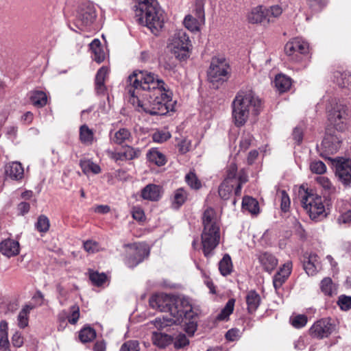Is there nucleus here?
<instances>
[{"label": "nucleus", "instance_id": "obj_1", "mask_svg": "<svg viewBox=\"0 0 351 351\" xmlns=\"http://www.w3.org/2000/svg\"><path fill=\"white\" fill-rule=\"evenodd\" d=\"M125 91L133 106L141 108L151 115H165L171 107L165 82L153 73L134 71L128 77Z\"/></svg>", "mask_w": 351, "mask_h": 351}, {"label": "nucleus", "instance_id": "obj_2", "mask_svg": "<svg viewBox=\"0 0 351 351\" xmlns=\"http://www.w3.org/2000/svg\"><path fill=\"white\" fill-rule=\"evenodd\" d=\"M149 305L161 312H169L173 317L175 324L180 322L183 315L191 317L193 315L192 304L187 298H174L173 296L160 293L152 295L149 299Z\"/></svg>", "mask_w": 351, "mask_h": 351}, {"label": "nucleus", "instance_id": "obj_3", "mask_svg": "<svg viewBox=\"0 0 351 351\" xmlns=\"http://www.w3.org/2000/svg\"><path fill=\"white\" fill-rule=\"evenodd\" d=\"M203 230L201 234L202 250L204 256L210 258L219 243L220 232L219 220L215 210L208 207L202 215Z\"/></svg>", "mask_w": 351, "mask_h": 351}, {"label": "nucleus", "instance_id": "obj_4", "mask_svg": "<svg viewBox=\"0 0 351 351\" xmlns=\"http://www.w3.org/2000/svg\"><path fill=\"white\" fill-rule=\"evenodd\" d=\"M136 16L138 23L156 34L162 27L164 20L156 0H138Z\"/></svg>", "mask_w": 351, "mask_h": 351}, {"label": "nucleus", "instance_id": "obj_5", "mask_svg": "<svg viewBox=\"0 0 351 351\" xmlns=\"http://www.w3.org/2000/svg\"><path fill=\"white\" fill-rule=\"evenodd\" d=\"M167 47L178 60H185L189 57L191 42L186 33L179 29L169 38Z\"/></svg>", "mask_w": 351, "mask_h": 351}, {"label": "nucleus", "instance_id": "obj_6", "mask_svg": "<svg viewBox=\"0 0 351 351\" xmlns=\"http://www.w3.org/2000/svg\"><path fill=\"white\" fill-rule=\"evenodd\" d=\"M301 203L312 219L319 221L326 216L322 197L312 191L304 192Z\"/></svg>", "mask_w": 351, "mask_h": 351}, {"label": "nucleus", "instance_id": "obj_7", "mask_svg": "<svg viewBox=\"0 0 351 351\" xmlns=\"http://www.w3.org/2000/svg\"><path fill=\"white\" fill-rule=\"evenodd\" d=\"M229 64L225 58L217 57L212 58L208 71V78L214 87L218 88L219 84L226 82L229 77Z\"/></svg>", "mask_w": 351, "mask_h": 351}, {"label": "nucleus", "instance_id": "obj_8", "mask_svg": "<svg viewBox=\"0 0 351 351\" xmlns=\"http://www.w3.org/2000/svg\"><path fill=\"white\" fill-rule=\"evenodd\" d=\"M232 102L241 104L242 110H248L253 117L257 116L261 110V100L251 90H240Z\"/></svg>", "mask_w": 351, "mask_h": 351}, {"label": "nucleus", "instance_id": "obj_9", "mask_svg": "<svg viewBox=\"0 0 351 351\" xmlns=\"http://www.w3.org/2000/svg\"><path fill=\"white\" fill-rule=\"evenodd\" d=\"M328 120L337 131H343L346 128L348 118V107L341 102H334L328 110Z\"/></svg>", "mask_w": 351, "mask_h": 351}, {"label": "nucleus", "instance_id": "obj_10", "mask_svg": "<svg viewBox=\"0 0 351 351\" xmlns=\"http://www.w3.org/2000/svg\"><path fill=\"white\" fill-rule=\"evenodd\" d=\"M308 51V44L300 38H295L285 46V53L290 57L291 60L295 62L300 61L302 55L307 53Z\"/></svg>", "mask_w": 351, "mask_h": 351}, {"label": "nucleus", "instance_id": "obj_11", "mask_svg": "<svg viewBox=\"0 0 351 351\" xmlns=\"http://www.w3.org/2000/svg\"><path fill=\"white\" fill-rule=\"evenodd\" d=\"M339 132L328 129L321 144V148L326 154H334L337 152L341 146V137Z\"/></svg>", "mask_w": 351, "mask_h": 351}, {"label": "nucleus", "instance_id": "obj_12", "mask_svg": "<svg viewBox=\"0 0 351 351\" xmlns=\"http://www.w3.org/2000/svg\"><path fill=\"white\" fill-rule=\"evenodd\" d=\"M335 167V174L339 180L344 185L351 184V160L346 158H339L334 160Z\"/></svg>", "mask_w": 351, "mask_h": 351}, {"label": "nucleus", "instance_id": "obj_13", "mask_svg": "<svg viewBox=\"0 0 351 351\" xmlns=\"http://www.w3.org/2000/svg\"><path fill=\"white\" fill-rule=\"evenodd\" d=\"M148 255L149 250L145 245L134 244L130 246L129 257L127 258L126 264L130 267H135Z\"/></svg>", "mask_w": 351, "mask_h": 351}, {"label": "nucleus", "instance_id": "obj_14", "mask_svg": "<svg viewBox=\"0 0 351 351\" xmlns=\"http://www.w3.org/2000/svg\"><path fill=\"white\" fill-rule=\"evenodd\" d=\"M333 330V326L327 319L316 322L310 328L309 332L313 337L323 339L328 337Z\"/></svg>", "mask_w": 351, "mask_h": 351}, {"label": "nucleus", "instance_id": "obj_15", "mask_svg": "<svg viewBox=\"0 0 351 351\" xmlns=\"http://www.w3.org/2000/svg\"><path fill=\"white\" fill-rule=\"evenodd\" d=\"M266 8L263 6H257L252 9L247 15V20L250 23H262L264 25L273 23V19L267 17Z\"/></svg>", "mask_w": 351, "mask_h": 351}, {"label": "nucleus", "instance_id": "obj_16", "mask_svg": "<svg viewBox=\"0 0 351 351\" xmlns=\"http://www.w3.org/2000/svg\"><path fill=\"white\" fill-rule=\"evenodd\" d=\"M195 12L197 19L189 14L185 16L184 20V27L191 32L199 31V26L204 23V10L199 7L196 9Z\"/></svg>", "mask_w": 351, "mask_h": 351}, {"label": "nucleus", "instance_id": "obj_17", "mask_svg": "<svg viewBox=\"0 0 351 351\" xmlns=\"http://www.w3.org/2000/svg\"><path fill=\"white\" fill-rule=\"evenodd\" d=\"M292 271V263L286 262L273 277V285L277 291L286 282Z\"/></svg>", "mask_w": 351, "mask_h": 351}, {"label": "nucleus", "instance_id": "obj_18", "mask_svg": "<svg viewBox=\"0 0 351 351\" xmlns=\"http://www.w3.org/2000/svg\"><path fill=\"white\" fill-rule=\"evenodd\" d=\"M241 104H232V114L234 123L237 127H241L245 124L249 118L252 116L248 110H242Z\"/></svg>", "mask_w": 351, "mask_h": 351}, {"label": "nucleus", "instance_id": "obj_19", "mask_svg": "<svg viewBox=\"0 0 351 351\" xmlns=\"http://www.w3.org/2000/svg\"><path fill=\"white\" fill-rule=\"evenodd\" d=\"M130 131L125 128H120L117 131H110V141L112 143L121 145L125 143L130 142L132 140Z\"/></svg>", "mask_w": 351, "mask_h": 351}, {"label": "nucleus", "instance_id": "obj_20", "mask_svg": "<svg viewBox=\"0 0 351 351\" xmlns=\"http://www.w3.org/2000/svg\"><path fill=\"white\" fill-rule=\"evenodd\" d=\"M162 193L161 187L154 184H149L141 190V196L143 199L158 201Z\"/></svg>", "mask_w": 351, "mask_h": 351}, {"label": "nucleus", "instance_id": "obj_21", "mask_svg": "<svg viewBox=\"0 0 351 351\" xmlns=\"http://www.w3.org/2000/svg\"><path fill=\"white\" fill-rule=\"evenodd\" d=\"M1 254L8 258L16 256L19 253V243L12 239H6L0 243Z\"/></svg>", "mask_w": 351, "mask_h": 351}, {"label": "nucleus", "instance_id": "obj_22", "mask_svg": "<svg viewBox=\"0 0 351 351\" xmlns=\"http://www.w3.org/2000/svg\"><path fill=\"white\" fill-rule=\"evenodd\" d=\"M5 172L8 177L15 180H21L24 176L23 167L19 162H12L6 165Z\"/></svg>", "mask_w": 351, "mask_h": 351}, {"label": "nucleus", "instance_id": "obj_23", "mask_svg": "<svg viewBox=\"0 0 351 351\" xmlns=\"http://www.w3.org/2000/svg\"><path fill=\"white\" fill-rule=\"evenodd\" d=\"M258 261L263 269L267 272H271L278 265V260L271 254L264 252L258 256Z\"/></svg>", "mask_w": 351, "mask_h": 351}, {"label": "nucleus", "instance_id": "obj_24", "mask_svg": "<svg viewBox=\"0 0 351 351\" xmlns=\"http://www.w3.org/2000/svg\"><path fill=\"white\" fill-rule=\"evenodd\" d=\"M247 309L249 313H254L261 302L260 295L254 290H250L245 296Z\"/></svg>", "mask_w": 351, "mask_h": 351}, {"label": "nucleus", "instance_id": "obj_25", "mask_svg": "<svg viewBox=\"0 0 351 351\" xmlns=\"http://www.w3.org/2000/svg\"><path fill=\"white\" fill-rule=\"evenodd\" d=\"M307 261L304 263V267L308 275L313 276L320 268L319 257L314 253H311Z\"/></svg>", "mask_w": 351, "mask_h": 351}, {"label": "nucleus", "instance_id": "obj_26", "mask_svg": "<svg viewBox=\"0 0 351 351\" xmlns=\"http://www.w3.org/2000/svg\"><path fill=\"white\" fill-rule=\"evenodd\" d=\"M90 49L93 53V59L97 63L102 62L105 59V53L98 39L93 40L90 44Z\"/></svg>", "mask_w": 351, "mask_h": 351}, {"label": "nucleus", "instance_id": "obj_27", "mask_svg": "<svg viewBox=\"0 0 351 351\" xmlns=\"http://www.w3.org/2000/svg\"><path fill=\"white\" fill-rule=\"evenodd\" d=\"M8 326L5 321L0 322V350L3 351L9 350L10 342L8 335Z\"/></svg>", "mask_w": 351, "mask_h": 351}, {"label": "nucleus", "instance_id": "obj_28", "mask_svg": "<svg viewBox=\"0 0 351 351\" xmlns=\"http://www.w3.org/2000/svg\"><path fill=\"white\" fill-rule=\"evenodd\" d=\"M34 307L33 305L26 304L20 311L17 317L18 326L19 328H25L28 326L29 315Z\"/></svg>", "mask_w": 351, "mask_h": 351}, {"label": "nucleus", "instance_id": "obj_29", "mask_svg": "<svg viewBox=\"0 0 351 351\" xmlns=\"http://www.w3.org/2000/svg\"><path fill=\"white\" fill-rule=\"evenodd\" d=\"M152 339L154 345L161 348H165L172 341L171 336L167 334L156 332H153Z\"/></svg>", "mask_w": 351, "mask_h": 351}, {"label": "nucleus", "instance_id": "obj_30", "mask_svg": "<svg viewBox=\"0 0 351 351\" xmlns=\"http://www.w3.org/2000/svg\"><path fill=\"white\" fill-rule=\"evenodd\" d=\"M322 292L328 296L337 294V286L329 277L324 278L320 282Z\"/></svg>", "mask_w": 351, "mask_h": 351}, {"label": "nucleus", "instance_id": "obj_31", "mask_svg": "<svg viewBox=\"0 0 351 351\" xmlns=\"http://www.w3.org/2000/svg\"><path fill=\"white\" fill-rule=\"evenodd\" d=\"M196 317L197 314L194 311L193 315L191 317H186L183 315L182 320L180 322L177 323L176 324L184 323L186 332L189 335H193L197 330Z\"/></svg>", "mask_w": 351, "mask_h": 351}, {"label": "nucleus", "instance_id": "obj_32", "mask_svg": "<svg viewBox=\"0 0 351 351\" xmlns=\"http://www.w3.org/2000/svg\"><path fill=\"white\" fill-rule=\"evenodd\" d=\"M79 17L86 25L93 23L96 18L95 8L93 6H88L85 10H82Z\"/></svg>", "mask_w": 351, "mask_h": 351}, {"label": "nucleus", "instance_id": "obj_33", "mask_svg": "<svg viewBox=\"0 0 351 351\" xmlns=\"http://www.w3.org/2000/svg\"><path fill=\"white\" fill-rule=\"evenodd\" d=\"M188 193L186 189L181 187L176 189L173 195L172 204L176 208L180 207L187 199Z\"/></svg>", "mask_w": 351, "mask_h": 351}, {"label": "nucleus", "instance_id": "obj_34", "mask_svg": "<svg viewBox=\"0 0 351 351\" xmlns=\"http://www.w3.org/2000/svg\"><path fill=\"white\" fill-rule=\"evenodd\" d=\"M274 82L276 88L280 93H284L288 90L291 85V79L287 76L282 74L276 75Z\"/></svg>", "mask_w": 351, "mask_h": 351}, {"label": "nucleus", "instance_id": "obj_35", "mask_svg": "<svg viewBox=\"0 0 351 351\" xmlns=\"http://www.w3.org/2000/svg\"><path fill=\"white\" fill-rule=\"evenodd\" d=\"M29 99L34 106L40 108L46 105L47 97L44 92L36 90L30 93Z\"/></svg>", "mask_w": 351, "mask_h": 351}, {"label": "nucleus", "instance_id": "obj_36", "mask_svg": "<svg viewBox=\"0 0 351 351\" xmlns=\"http://www.w3.org/2000/svg\"><path fill=\"white\" fill-rule=\"evenodd\" d=\"M147 157L149 162L154 163L157 166H162L166 163L165 156L155 149L149 150Z\"/></svg>", "mask_w": 351, "mask_h": 351}, {"label": "nucleus", "instance_id": "obj_37", "mask_svg": "<svg viewBox=\"0 0 351 351\" xmlns=\"http://www.w3.org/2000/svg\"><path fill=\"white\" fill-rule=\"evenodd\" d=\"M79 339L83 343L92 341L96 337L95 329L90 326H85L79 332Z\"/></svg>", "mask_w": 351, "mask_h": 351}, {"label": "nucleus", "instance_id": "obj_38", "mask_svg": "<svg viewBox=\"0 0 351 351\" xmlns=\"http://www.w3.org/2000/svg\"><path fill=\"white\" fill-rule=\"evenodd\" d=\"M219 269L223 276L229 275L232 271L231 258L228 254H225L219 263Z\"/></svg>", "mask_w": 351, "mask_h": 351}, {"label": "nucleus", "instance_id": "obj_39", "mask_svg": "<svg viewBox=\"0 0 351 351\" xmlns=\"http://www.w3.org/2000/svg\"><path fill=\"white\" fill-rule=\"evenodd\" d=\"M242 207L252 214H257L259 211L258 202L249 196L244 197L242 201Z\"/></svg>", "mask_w": 351, "mask_h": 351}, {"label": "nucleus", "instance_id": "obj_40", "mask_svg": "<svg viewBox=\"0 0 351 351\" xmlns=\"http://www.w3.org/2000/svg\"><path fill=\"white\" fill-rule=\"evenodd\" d=\"M80 165L82 171L86 174L90 172L94 174H97L101 172L100 167L90 160H80Z\"/></svg>", "mask_w": 351, "mask_h": 351}, {"label": "nucleus", "instance_id": "obj_41", "mask_svg": "<svg viewBox=\"0 0 351 351\" xmlns=\"http://www.w3.org/2000/svg\"><path fill=\"white\" fill-rule=\"evenodd\" d=\"M94 134L86 125H83L80 128V139L84 144L91 145L93 142Z\"/></svg>", "mask_w": 351, "mask_h": 351}, {"label": "nucleus", "instance_id": "obj_42", "mask_svg": "<svg viewBox=\"0 0 351 351\" xmlns=\"http://www.w3.org/2000/svg\"><path fill=\"white\" fill-rule=\"evenodd\" d=\"M235 300L234 299L229 300L224 308L217 315V319L219 321L226 320L230 314L233 312Z\"/></svg>", "mask_w": 351, "mask_h": 351}, {"label": "nucleus", "instance_id": "obj_43", "mask_svg": "<svg viewBox=\"0 0 351 351\" xmlns=\"http://www.w3.org/2000/svg\"><path fill=\"white\" fill-rule=\"evenodd\" d=\"M235 185L236 184L234 183L223 181L219 186L218 193L219 196L223 199H228L230 197L232 189Z\"/></svg>", "mask_w": 351, "mask_h": 351}, {"label": "nucleus", "instance_id": "obj_44", "mask_svg": "<svg viewBox=\"0 0 351 351\" xmlns=\"http://www.w3.org/2000/svg\"><path fill=\"white\" fill-rule=\"evenodd\" d=\"M185 182L192 189L198 190L202 187V183L193 171H190L185 176Z\"/></svg>", "mask_w": 351, "mask_h": 351}, {"label": "nucleus", "instance_id": "obj_45", "mask_svg": "<svg viewBox=\"0 0 351 351\" xmlns=\"http://www.w3.org/2000/svg\"><path fill=\"white\" fill-rule=\"evenodd\" d=\"M89 278L92 283L97 287L102 285L106 280L107 276L104 273H99L93 270H89Z\"/></svg>", "mask_w": 351, "mask_h": 351}, {"label": "nucleus", "instance_id": "obj_46", "mask_svg": "<svg viewBox=\"0 0 351 351\" xmlns=\"http://www.w3.org/2000/svg\"><path fill=\"white\" fill-rule=\"evenodd\" d=\"M125 160H131L138 158L141 154V149L127 145L123 151Z\"/></svg>", "mask_w": 351, "mask_h": 351}, {"label": "nucleus", "instance_id": "obj_47", "mask_svg": "<svg viewBox=\"0 0 351 351\" xmlns=\"http://www.w3.org/2000/svg\"><path fill=\"white\" fill-rule=\"evenodd\" d=\"M237 166L234 163H231L227 168L226 176L223 181L226 182L237 183Z\"/></svg>", "mask_w": 351, "mask_h": 351}, {"label": "nucleus", "instance_id": "obj_48", "mask_svg": "<svg viewBox=\"0 0 351 351\" xmlns=\"http://www.w3.org/2000/svg\"><path fill=\"white\" fill-rule=\"evenodd\" d=\"M335 77L340 87H346L351 84V75L347 72H337Z\"/></svg>", "mask_w": 351, "mask_h": 351}, {"label": "nucleus", "instance_id": "obj_49", "mask_svg": "<svg viewBox=\"0 0 351 351\" xmlns=\"http://www.w3.org/2000/svg\"><path fill=\"white\" fill-rule=\"evenodd\" d=\"M36 230L40 232H47L50 226L49 219L45 215L38 217L37 222L35 224Z\"/></svg>", "mask_w": 351, "mask_h": 351}, {"label": "nucleus", "instance_id": "obj_50", "mask_svg": "<svg viewBox=\"0 0 351 351\" xmlns=\"http://www.w3.org/2000/svg\"><path fill=\"white\" fill-rule=\"evenodd\" d=\"M173 321V317H157L154 320L152 321L151 323L154 325V326L158 329L163 328L166 326H171L172 324H175Z\"/></svg>", "mask_w": 351, "mask_h": 351}, {"label": "nucleus", "instance_id": "obj_51", "mask_svg": "<svg viewBox=\"0 0 351 351\" xmlns=\"http://www.w3.org/2000/svg\"><path fill=\"white\" fill-rule=\"evenodd\" d=\"M316 181L323 189L328 191L329 193H332L335 191V188L328 178L318 176L316 178Z\"/></svg>", "mask_w": 351, "mask_h": 351}, {"label": "nucleus", "instance_id": "obj_52", "mask_svg": "<svg viewBox=\"0 0 351 351\" xmlns=\"http://www.w3.org/2000/svg\"><path fill=\"white\" fill-rule=\"evenodd\" d=\"M84 250L90 254H94L101 250L99 243L93 240H88L84 242Z\"/></svg>", "mask_w": 351, "mask_h": 351}, {"label": "nucleus", "instance_id": "obj_53", "mask_svg": "<svg viewBox=\"0 0 351 351\" xmlns=\"http://www.w3.org/2000/svg\"><path fill=\"white\" fill-rule=\"evenodd\" d=\"M311 171L317 174H323L326 171V165L321 160H315L311 162Z\"/></svg>", "mask_w": 351, "mask_h": 351}, {"label": "nucleus", "instance_id": "obj_54", "mask_svg": "<svg viewBox=\"0 0 351 351\" xmlns=\"http://www.w3.org/2000/svg\"><path fill=\"white\" fill-rule=\"evenodd\" d=\"M119 351H140L139 343L136 340H128L122 344Z\"/></svg>", "mask_w": 351, "mask_h": 351}, {"label": "nucleus", "instance_id": "obj_55", "mask_svg": "<svg viewBox=\"0 0 351 351\" xmlns=\"http://www.w3.org/2000/svg\"><path fill=\"white\" fill-rule=\"evenodd\" d=\"M290 322L294 328H300L306 324L307 317L304 315H298L291 317Z\"/></svg>", "mask_w": 351, "mask_h": 351}, {"label": "nucleus", "instance_id": "obj_56", "mask_svg": "<svg viewBox=\"0 0 351 351\" xmlns=\"http://www.w3.org/2000/svg\"><path fill=\"white\" fill-rule=\"evenodd\" d=\"M171 138V134L166 130H158L153 134L152 138L154 142L163 143Z\"/></svg>", "mask_w": 351, "mask_h": 351}, {"label": "nucleus", "instance_id": "obj_57", "mask_svg": "<svg viewBox=\"0 0 351 351\" xmlns=\"http://www.w3.org/2000/svg\"><path fill=\"white\" fill-rule=\"evenodd\" d=\"M80 317V307L73 305L70 308V315L68 316V322L71 324H75Z\"/></svg>", "mask_w": 351, "mask_h": 351}, {"label": "nucleus", "instance_id": "obj_58", "mask_svg": "<svg viewBox=\"0 0 351 351\" xmlns=\"http://www.w3.org/2000/svg\"><path fill=\"white\" fill-rule=\"evenodd\" d=\"M341 309L348 311L351 308V296L341 295L339 297L337 302Z\"/></svg>", "mask_w": 351, "mask_h": 351}, {"label": "nucleus", "instance_id": "obj_59", "mask_svg": "<svg viewBox=\"0 0 351 351\" xmlns=\"http://www.w3.org/2000/svg\"><path fill=\"white\" fill-rule=\"evenodd\" d=\"M267 12V17L269 19H273V18L278 17L282 12V9L279 5H273L269 8H266Z\"/></svg>", "mask_w": 351, "mask_h": 351}, {"label": "nucleus", "instance_id": "obj_60", "mask_svg": "<svg viewBox=\"0 0 351 351\" xmlns=\"http://www.w3.org/2000/svg\"><path fill=\"white\" fill-rule=\"evenodd\" d=\"M252 138H253V137L250 134L247 133V134H244L242 136L241 140L240 141V145H239L240 149L243 151L247 150L251 145Z\"/></svg>", "mask_w": 351, "mask_h": 351}, {"label": "nucleus", "instance_id": "obj_61", "mask_svg": "<svg viewBox=\"0 0 351 351\" xmlns=\"http://www.w3.org/2000/svg\"><path fill=\"white\" fill-rule=\"evenodd\" d=\"M280 195H281V204L280 207L282 211L286 212L288 210L289 206H290V199L288 195V194L286 193L285 191H280Z\"/></svg>", "mask_w": 351, "mask_h": 351}, {"label": "nucleus", "instance_id": "obj_62", "mask_svg": "<svg viewBox=\"0 0 351 351\" xmlns=\"http://www.w3.org/2000/svg\"><path fill=\"white\" fill-rule=\"evenodd\" d=\"M108 69L106 67L102 66L100 68L95 77V84H102L104 83L106 77L107 75Z\"/></svg>", "mask_w": 351, "mask_h": 351}, {"label": "nucleus", "instance_id": "obj_63", "mask_svg": "<svg viewBox=\"0 0 351 351\" xmlns=\"http://www.w3.org/2000/svg\"><path fill=\"white\" fill-rule=\"evenodd\" d=\"M24 343V338L20 332H15L12 337V343L14 347L20 348Z\"/></svg>", "mask_w": 351, "mask_h": 351}, {"label": "nucleus", "instance_id": "obj_64", "mask_svg": "<svg viewBox=\"0 0 351 351\" xmlns=\"http://www.w3.org/2000/svg\"><path fill=\"white\" fill-rule=\"evenodd\" d=\"M308 4L316 10L322 9L327 4L326 0H306Z\"/></svg>", "mask_w": 351, "mask_h": 351}]
</instances>
